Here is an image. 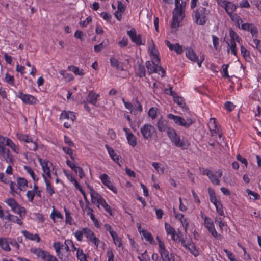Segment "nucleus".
<instances>
[{
	"instance_id": "nucleus-2",
	"label": "nucleus",
	"mask_w": 261,
	"mask_h": 261,
	"mask_svg": "<svg viewBox=\"0 0 261 261\" xmlns=\"http://www.w3.org/2000/svg\"><path fill=\"white\" fill-rule=\"evenodd\" d=\"M30 250L32 253L35 254L38 258H40L43 261H58L55 256L50 254L46 251L36 248H32Z\"/></svg>"
},
{
	"instance_id": "nucleus-33",
	"label": "nucleus",
	"mask_w": 261,
	"mask_h": 261,
	"mask_svg": "<svg viewBox=\"0 0 261 261\" xmlns=\"http://www.w3.org/2000/svg\"><path fill=\"white\" fill-rule=\"evenodd\" d=\"M161 255V258L163 261H170L175 260V257L174 255L172 253H171L170 255L169 254V252H164Z\"/></svg>"
},
{
	"instance_id": "nucleus-54",
	"label": "nucleus",
	"mask_w": 261,
	"mask_h": 261,
	"mask_svg": "<svg viewBox=\"0 0 261 261\" xmlns=\"http://www.w3.org/2000/svg\"><path fill=\"white\" fill-rule=\"evenodd\" d=\"M18 139L22 141H24L26 143L29 142V141L31 139L28 135L24 134H17Z\"/></svg>"
},
{
	"instance_id": "nucleus-42",
	"label": "nucleus",
	"mask_w": 261,
	"mask_h": 261,
	"mask_svg": "<svg viewBox=\"0 0 261 261\" xmlns=\"http://www.w3.org/2000/svg\"><path fill=\"white\" fill-rule=\"evenodd\" d=\"M111 237L113 240L114 243L116 246L118 247H121L122 246V239L119 237L117 233Z\"/></svg>"
},
{
	"instance_id": "nucleus-52",
	"label": "nucleus",
	"mask_w": 261,
	"mask_h": 261,
	"mask_svg": "<svg viewBox=\"0 0 261 261\" xmlns=\"http://www.w3.org/2000/svg\"><path fill=\"white\" fill-rule=\"evenodd\" d=\"M208 178L212 182L216 185H219L220 184V180L217 178V176H216L213 172H212L211 174V175L208 176Z\"/></svg>"
},
{
	"instance_id": "nucleus-12",
	"label": "nucleus",
	"mask_w": 261,
	"mask_h": 261,
	"mask_svg": "<svg viewBox=\"0 0 261 261\" xmlns=\"http://www.w3.org/2000/svg\"><path fill=\"white\" fill-rule=\"evenodd\" d=\"M84 231L85 236L89 239L96 247H98L100 241L95 236L94 233L88 228H84Z\"/></svg>"
},
{
	"instance_id": "nucleus-3",
	"label": "nucleus",
	"mask_w": 261,
	"mask_h": 261,
	"mask_svg": "<svg viewBox=\"0 0 261 261\" xmlns=\"http://www.w3.org/2000/svg\"><path fill=\"white\" fill-rule=\"evenodd\" d=\"M65 243L60 242H54L53 247L56 251L57 255L62 261H69V253L64 252Z\"/></svg>"
},
{
	"instance_id": "nucleus-34",
	"label": "nucleus",
	"mask_w": 261,
	"mask_h": 261,
	"mask_svg": "<svg viewBox=\"0 0 261 261\" xmlns=\"http://www.w3.org/2000/svg\"><path fill=\"white\" fill-rule=\"evenodd\" d=\"M135 73L136 74L140 77H144L146 75V70L144 66L139 64Z\"/></svg>"
},
{
	"instance_id": "nucleus-30",
	"label": "nucleus",
	"mask_w": 261,
	"mask_h": 261,
	"mask_svg": "<svg viewBox=\"0 0 261 261\" xmlns=\"http://www.w3.org/2000/svg\"><path fill=\"white\" fill-rule=\"evenodd\" d=\"M141 226H140L138 227V230L140 232V233H142V236L144 237L146 241H149L150 243H152L153 241V238L151 234L149 232H148L146 230H141Z\"/></svg>"
},
{
	"instance_id": "nucleus-28",
	"label": "nucleus",
	"mask_w": 261,
	"mask_h": 261,
	"mask_svg": "<svg viewBox=\"0 0 261 261\" xmlns=\"http://www.w3.org/2000/svg\"><path fill=\"white\" fill-rule=\"evenodd\" d=\"M17 181L19 189L21 191H25L28 186L27 180L24 178L18 177H17Z\"/></svg>"
},
{
	"instance_id": "nucleus-26",
	"label": "nucleus",
	"mask_w": 261,
	"mask_h": 261,
	"mask_svg": "<svg viewBox=\"0 0 261 261\" xmlns=\"http://www.w3.org/2000/svg\"><path fill=\"white\" fill-rule=\"evenodd\" d=\"M50 165H52L51 162L49 161L44 160V163H43V165H41V166L44 173L46 174V175L49 178H51V177L49 168Z\"/></svg>"
},
{
	"instance_id": "nucleus-50",
	"label": "nucleus",
	"mask_w": 261,
	"mask_h": 261,
	"mask_svg": "<svg viewBox=\"0 0 261 261\" xmlns=\"http://www.w3.org/2000/svg\"><path fill=\"white\" fill-rule=\"evenodd\" d=\"M228 15L230 16L231 19L232 21L237 22V23L239 25H240V24L241 23L243 22V21L242 20V19L239 16H238L236 14H233V13H232L231 14H228Z\"/></svg>"
},
{
	"instance_id": "nucleus-15",
	"label": "nucleus",
	"mask_w": 261,
	"mask_h": 261,
	"mask_svg": "<svg viewBox=\"0 0 261 261\" xmlns=\"http://www.w3.org/2000/svg\"><path fill=\"white\" fill-rule=\"evenodd\" d=\"M100 178L104 185L107 186L115 193H117V191L116 188L113 185V183L110 180L108 176L106 174L104 173L101 175Z\"/></svg>"
},
{
	"instance_id": "nucleus-48",
	"label": "nucleus",
	"mask_w": 261,
	"mask_h": 261,
	"mask_svg": "<svg viewBox=\"0 0 261 261\" xmlns=\"http://www.w3.org/2000/svg\"><path fill=\"white\" fill-rule=\"evenodd\" d=\"M251 27L249 28V30L247 31L250 32L252 37H257L258 36V29L257 27L253 23H251Z\"/></svg>"
},
{
	"instance_id": "nucleus-36",
	"label": "nucleus",
	"mask_w": 261,
	"mask_h": 261,
	"mask_svg": "<svg viewBox=\"0 0 261 261\" xmlns=\"http://www.w3.org/2000/svg\"><path fill=\"white\" fill-rule=\"evenodd\" d=\"M110 64L112 67H115L117 69H122V67L120 65V62L115 58L111 57L110 58Z\"/></svg>"
},
{
	"instance_id": "nucleus-29",
	"label": "nucleus",
	"mask_w": 261,
	"mask_h": 261,
	"mask_svg": "<svg viewBox=\"0 0 261 261\" xmlns=\"http://www.w3.org/2000/svg\"><path fill=\"white\" fill-rule=\"evenodd\" d=\"M227 44V52H229L231 50V54L237 56V50L236 47V43L235 41H230V42L226 41Z\"/></svg>"
},
{
	"instance_id": "nucleus-9",
	"label": "nucleus",
	"mask_w": 261,
	"mask_h": 261,
	"mask_svg": "<svg viewBox=\"0 0 261 261\" xmlns=\"http://www.w3.org/2000/svg\"><path fill=\"white\" fill-rule=\"evenodd\" d=\"M140 132L144 139L149 140L156 131L154 126L150 124H145L140 128Z\"/></svg>"
},
{
	"instance_id": "nucleus-45",
	"label": "nucleus",
	"mask_w": 261,
	"mask_h": 261,
	"mask_svg": "<svg viewBox=\"0 0 261 261\" xmlns=\"http://www.w3.org/2000/svg\"><path fill=\"white\" fill-rule=\"evenodd\" d=\"M24 168L25 170V171H27V172L31 175V177L32 178V179L34 180H35V181L38 180L39 178L38 177L36 178L35 174L34 171L32 170V169L30 167L28 166H24Z\"/></svg>"
},
{
	"instance_id": "nucleus-57",
	"label": "nucleus",
	"mask_w": 261,
	"mask_h": 261,
	"mask_svg": "<svg viewBox=\"0 0 261 261\" xmlns=\"http://www.w3.org/2000/svg\"><path fill=\"white\" fill-rule=\"evenodd\" d=\"M157 109L154 107H151L148 111V115L154 119L156 116Z\"/></svg>"
},
{
	"instance_id": "nucleus-1",
	"label": "nucleus",
	"mask_w": 261,
	"mask_h": 261,
	"mask_svg": "<svg viewBox=\"0 0 261 261\" xmlns=\"http://www.w3.org/2000/svg\"><path fill=\"white\" fill-rule=\"evenodd\" d=\"M194 12L196 23L198 25H204L207 21V16L210 13V11L204 7H200Z\"/></svg>"
},
{
	"instance_id": "nucleus-27",
	"label": "nucleus",
	"mask_w": 261,
	"mask_h": 261,
	"mask_svg": "<svg viewBox=\"0 0 261 261\" xmlns=\"http://www.w3.org/2000/svg\"><path fill=\"white\" fill-rule=\"evenodd\" d=\"M105 147L107 149V151L109 153V155L111 156L112 159L115 161L116 163L118 164L119 161V156H118L115 152L114 150L110 147L108 145L106 144Z\"/></svg>"
},
{
	"instance_id": "nucleus-11",
	"label": "nucleus",
	"mask_w": 261,
	"mask_h": 261,
	"mask_svg": "<svg viewBox=\"0 0 261 261\" xmlns=\"http://www.w3.org/2000/svg\"><path fill=\"white\" fill-rule=\"evenodd\" d=\"M202 217L204 219L205 226L209 232L213 237L218 239V237H220V234H218L216 230L212 220L211 219V218H208L206 216L204 217L203 215H202Z\"/></svg>"
},
{
	"instance_id": "nucleus-20",
	"label": "nucleus",
	"mask_w": 261,
	"mask_h": 261,
	"mask_svg": "<svg viewBox=\"0 0 261 261\" xmlns=\"http://www.w3.org/2000/svg\"><path fill=\"white\" fill-rule=\"evenodd\" d=\"M76 116L75 113L71 111H64L62 112L60 115V119H66L68 120H70L71 121V123H73L74 120L75 119Z\"/></svg>"
},
{
	"instance_id": "nucleus-63",
	"label": "nucleus",
	"mask_w": 261,
	"mask_h": 261,
	"mask_svg": "<svg viewBox=\"0 0 261 261\" xmlns=\"http://www.w3.org/2000/svg\"><path fill=\"white\" fill-rule=\"evenodd\" d=\"M235 107V106L230 101H227L225 103V108L229 111H232Z\"/></svg>"
},
{
	"instance_id": "nucleus-14",
	"label": "nucleus",
	"mask_w": 261,
	"mask_h": 261,
	"mask_svg": "<svg viewBox=\"0 0 261 261\" xmlns=\"http://www.w3.org/2000/svg\"><path fill=\"white\" fill-rule=\"evenodd\" d=\"M17 97L21 99L26 104L32 105L36 103V98L31 95L24 94L21 91L18 92Z\"/></svg>"
},
{
	"instance_id": "nucleus-55",
	"label": "nucleus",
	"mask_w": 261,
	"mask_h": 261,
	"mask_svg": "<svg viewBox=\"0 0 261 261\" xmlns=\"http://www.w3.org/2000/svg\"><path fill=\"white\" fill-rule=\"evenodd\" d=\"M100 205H101L105 210L106 212L109 213L110 215H112V212L110 206L107 204L105 199L102 200L101 202H100Z\"/></svg>"
},
{
	"instance_id": "nucleus-23",
	"label": "nucleus",
	"mask_w": 261,
	"mask_h": 261,
	"mask_svg": "<svg viewBox=\"0 0 261 261\" xmlns=\"http://www.w3.org/2000/svg\"><path fill=\"white\" fill-rule=\"evenodd\" d=\"M165 227L167 233L171 235L172 239L174 241L177 240L178 237L175 234V229L167 223H165Z\"/></svg>"
},
{
	"instance_id": "nucleus-22",
	"label": "nucleus",
	"mask_w": 261,
	"mask_h": 261,
	"mask_svg": "<svg viewBox=\"0 0 261 261\" xmlns=\"http://www.w3.org/2000/svg\"><path fill=\"white\" fill-rule=\"evenodd\" d=\"M9 238H0V247L6 251H10Z\"/></svg>"
},
{
	"instance_id": "nucleus-62",
	"label": "nucleus",
	"mask_w": 261,
	"mask_h": 261,
	"mask_svg": "<svg viewBox=\"0 0 261 261\" xmlns=\"http://www.w3.org/2000/svg\"><path fill=\"white\" fill-rule=\"evenodd\" d=\"M152 166L158 172H161L162 173L164 172V169L163 168H161L158 163L153 162L152 164Z\"/></svg>"
},
{
	"instance_id": "nucleus-5",
	"label": "nucleus",
	"mask_w": 261,
	"mask_h": 261,
	"mask_svg": "<svg viewBox=\"0 0 261 261\" xmlns=\"http://www.w3.org/2000/svg\"><path fill=\"white\" fill-rule=\"evenodd\" d=\"M179 3L180 0H175V8L173 11V18L171 23V27L172 28H178L180 22L182 21L181 10H178Z\"/></svg>"
},
{
	"instance_id": "nucleus-35",
	"label": "nucleus",
	"mask_w": 261,
	"mask_h": 261,
	"mask_svg": "<svg viewBox=\"0 0 261 261\" xmlns=\"http://www.w3.org/2000/svg\"><path fill=\"white\" fill-rule=\"evenodd\" d=\"M128 144L133 147H134L137 144V139L133 133L128 134L126 136Z\"/></svg>"
},
{
	"instance_id": "nucleus-25",
	"label": "nucleus",
	"mask_w": 261,
	"mask_h": 261,
	"mask_svg": "<svg viewBox=\"0 0 261 261\" xmlns=\"http://www.w3.org/2000/svg\"><path fill=\"white\" fill-rule=\"evenodd\" d=\"M21 233L24 235L26 239H29L31 240H36L37 242H39L40 241V238L37 234H33L30 233L27 230H22Z\"/></svg>"
},
{
	"instance_id": "nucleus-8",
	"label": "nucleus",
	"mask_w": 261,
	"mask_h": 261,
	"mask_svg": "<svg viewBox=\"0 0 261 261\" xmlns=\"http://www.w3.org/2000/svg\"><path fill=\"white\" fill-rule=\"evenodd\" d=\"M0 155L8 163L13 164L14 160L13 155L10 153V150L5 147L4 141L0 140Z\"/></svg>"
},
{
	"instance_id": "nucleus-40",
	"label": "nucleus",
	"mask_w": 261,
	"mask_h": 261,
	"mask_svg": "<svg viewBox=\"0 0 261 261\" xmlns=\"http://www.w3.org/2000/svg\"><path fill=\"white\" fill-rule=\"evenodd\" d=\"M135 100V102L133 103V110L135 111V114H137V112L141 113L143 111L142 106L141 103L138 101L137 98L133 99V101Z\"/></svg>"
},
{
	"instance_id": "nucleus-31",
	"label": "nucleus",
	"mask_w": 261,
	"mask_h": 261,
	"mask_svg": "<svg viewBox=\"0 0 261 261\" xmlns=\"http://www.w3.org/2000/svg\"><path fill=\"white\" fill-rule=\"evenodd\" d=\"M208 192L210 195V201L214 205L220 202V201L217 199L215 191L211 188H208Z\"/></svg>"
},
{
	"instance_id": "nucleus-43",
	"label": "nucleus",
	"mask_w": 261,
	"mask_h": 261,
	"mask_svg": "<svg viewBox=\"0 0 261 261\" xmlns=\"http://www.w3.org/2000/svg\"><path fill=\"white\" fill-rule=\"evenodd\" d=\"M123 102L125 106V107L130 111L131 114H133L135 115V111L133 110V103H131L129 101H125V99L124 98H122Z\"/></svg>"
},
{
	"instance_id": "nucleus-59",
	"label": "nucleus",
	"mask_w": 261,
	"mask_h": 261,
	"mask_svg": "<svg viewBox=\"0 0 261 261\" xmlns=\"http://www.w3.org/2000/svg\"><path fill=\"white\" fill-rule=\"evenodd\" d=\"M107 255L108 256V261H114V255L112 249H108Z\"/></svg>"
},
{
	"instance_id": "nucleus-16",
	"label": "nucleus",
	"mask_w": 261,
	"mask_h": 261,
	"mask_svg": "<svg viewBox=\"0 0 261 261\" xmlns=\"http://www.w3.org/2000/svg\"><path fill=\"white\" fill-rule=\"evenodd\" d=\"M165 42L169 49L171 51H174L177 54L180 55L182 53V46L178 43L172 44L169 41L165 40Z\"/></svg>"
},
{
	"instance_id": "nucleus-24",
	"label": "nucleus",
	"mask_w": 261,
	"mask_h": 261,
	"mask_svg": "<svg viewBox=\"0 0 261 261\" xmlns=\"http://www.w3.org/2000/svg\"><path fill=\"white\" fill-rule=\"evenodd\" d=\"M170 95L173 96L174 101L181 108H185V109H187L184 99L181 97L175 96V92L171 90V89H170Z\"/></svg>"
},
{
	"instance_id": "nucleus-39",
	"label": "nucleus",
	"mask_w": 261,
	"mask_h": 261,
	"mask_svg": "<svg viewBox=\"0 0 261 261\" xmlns=\"http://www.w3.org/2000/svg\"><path fill=\"white\" fill-rule=\"evenodd\" d=\"M145 64L148 70V72L149 74L155 72L156 64L151 63L149 61H146Z\"/></svg>"
},
{
	"instance_id": "nucleus-7",
	"label": "nucleus",
	"mask_w": 261,
	"mask_h": 261,
	"mask_svg": "<svg viewBox=\"0 0 261 261\" xmlns=\"http://www.w3.org/2000/svg\"><path fill=\"white\" fill-rule=\"evenodd\" d=\"M168 118L169 119L173 120L175 123L177 125L184 126L188 128L193 123V121L191 119H188L186 121L185 119L179 116H175L172 114L168 115Z\"/></svg>"
},
{
	"instance_id": "nucleus-51",
	"label": "nucleus",
	"mask_w": 261,
	"mask_h": 261,
	"mask_svg": "<svg viewBox=\"0 0 261 261\" xmlns=\"http://www.w3.org/2000/svg\"><path fill=\"white\" fill-rule=\"evenodd\" d=\"M10 194L14 196L15 194L17 193V186L15 182L11 181L10 183Z\"/></svg>"
},
{
	"instance_id": "nucleus-64",
	"label": "nucleus",
	"mask_w": 261,
	"mask_h": 261,
	"mask_svg": "<svg viewBox=\"0 0 261 261\" xmlns=\"http://www.w3.org/2000/svg\"><path fill=\"white\" fill-rule=\"evenodd\" d=\"M125 7L124 4L121 2H118L117 11L120 13H123L125 11Z\"/></svg>"
},
{
	"instance_id": "nucleus-17",
	"label": "nucleus",
	"mask_w": 261,
	"mask_h": 261,
	"mask_svg": "<svg viewBox=\"0 0 261 261\" xmlns=\"http://www.w3.org/2000/svg\"><path fill=\"white\" fill-rule=\"evenodd\" d=\"M0 140L4 141V144L5 143V145L10 147L15 152L19 153V148L10 138L1 137Z\"/></svg>"
},
{
	"instance_id": "nucleus-37",
	"label": "nucleus",
	"mask_w": 261,
	"mask_h": 261,
	"mask_svg": "<svg viewBox=\"0 0 261 261\" xmlns=\"http://www.w3.org/2000/svg\"><path fill=\"white\" fill-rule=\"evenodd\" d=\"M237 8V6L234 4L228 2L225 9L228 14H231L236 10Z\"/></svg>"
},
{
	"instance_id": "nucleus-10",
	"label": "nucleus",
	"mask_w": 261,
	"mask_h": 261,
	"mask_svg": "<svg viewBox=\"0 0 261 261\" xmlns=\"http://www.w3.org/2000/svg\"><path fill=\"white\" fill-rule=\"evenodd\" d=\"M186 56L190 60L197 62L199 67H201V63L204 61V55H202L199 59L196 54L191 47L186 48Z\"/></svg>"
},
{
	"instance_id": "nucleus-44",
	"label": "nucleus",
	"mask_w": 261,
	"mask_h": 261,
	"mask_svg": "<svg viewBox=\"0 0 261 261\" xmlns=\"http://www.w3.org/2000/svg\"><path fill=\"white\" fill-rule=\"evenodd\" d=\"M76 257L80 261H87L86 255L84 254L83 250L80 248L77 249Z\"/></svg>"
},
{
	"instance_id": "nucleus-18",
	"label": "nucleus",
	"mask_w": 261,
	"mask_h": 261,
	"mask_svg": "<svg viewBox=\"0 0 261 261\" xmlns=\"http://www.w3.org/2000/svg\"><path fill=\"white\" fill-rule=\"evenodd\" d=\"M90 196L92 203L95 204L98 208H99L100 203L104 199L96 191H92Z\"/></svg>"
},
{
	"instance_id": "nucleus-41",
	"label": "nucleus",
	"mask_w": 261,
	"mask_h": 261,
	"mask_svg": "<svg viewBox=\"0 0 261 261\" xmlns=\"http://www.w3.org/2000/svg\"><path fill=\"white\" fill-rule=\"evenodd\" d=\"M187 249L195 256L199 255V252L193 243H189Z\"/></svg>"
},
{
	"instance_id": "nucleus-13",
	"label": "nucleus",
	"mask_w": 261,
	"mask_h": 261,
	"mask_svg": "<svg viewBox=\"0 0 261 261\" xmlns=\"http://www.w3.org/2000/svg\"><path fill=\"white\" fill-rule=\"evenodd\" d=\"M127 35L130 38L132 41L135 43L137 45L140 46L142 44L141 40V36L140 34H137L136 31L134 28L127 32Z\"/></svg>"
},
{
	"instance_id": "nucleus-46",
	"label": "nucleus",
	"mask_w": 261,
	"mask_h": 261,
	"mask_svg": "<svg viewBox=\"0 0 261 261\" xmlns=\"http://www.w3.org/2000/svg\"><path fill=\"white\" fill-rule=\"evenodd\" d=\"M28 144L27 145V147L30 150L36 151L38 149V146L36 142H34L31 139L29 142L27 143Z\"/></svg>"
},
{
	"instance_id": "nucleus-6",
	"label": "nucleus",
	"mask_w": 261,
	"mask_h": 261,
	"mask_svg": "<svg viewBox=\"0 0 261 261\" xmlns=\"http://www.w3.org/2000/svg\"><path fill=\"white\" fill-rule=\"evenodd\" d=\"M166 132L168 137L176 146L184 149L186 148L184 141L180 139V137L177 135L174 129L172 127L169 128Z\"/></svg>"
},
{
	"instance_id": "nucleus-19",
	"label": "nucleus",
	"mask_w": 261,
	"mask_h": 261,
	"mask_svg": "<svg viewBox=\"0 0 261 261\" xmlns=\"http://www.w3.org/2000/svg\"><path fill=\"white\" fill-rule=\"evenodd\" d=\"M156 126L158 129L161 132H167V129L170 128L168 126L167 121L162 117L157 121Z\"/></svg>"
},
{
	"instance_id": "nucleus-58",
	"label": "nucleus",
	"mask_w": 261,
	"mask_h": 261,
	"mask_svg": "<svg viewBox=\"0 0 261 261\" xmlns=\"http://www.w3.org/2000/svg\"><path fill=\"white\" fill-rule=\"evenodd\" d=\"M84 228L82 230H77L74 233L75 237L79 241H81L83 239V234H84Z\"/></svg>"
},
{
	"instance_id": "nucleus-38",
	"label": "nucleus",
	"mask_w": 261,
	"mask_h": 261,
	"mask_svg": "<svg viewBox=\"0 0 261 261\" xmlns=\"http://www.w3.org/2000/svg\"><path fill=\"white\" fill-rule=\"evenodd\" d=\"M68 68L69 70L72 71L76 75H83L85 74L83 69H80L79 67L75 66H68Z\"/></svg>"
},
{
	"instance_id": "nucleus-21",
	"label": "nucleus",
	"mask_w": 261,
	"mask_h": 261,
	"mask_svg": "<svg viewBox=\"0 0 261 261\" xmlns=\"http://www.w3.org/2000/svg\"><path fill=\"white\" fill-rule=\"evenodd\" d=\"M99 97V94H96L93 91L91 90L89 91L88 93L87 100L89 103L95 106Z\"/></svg>"
},
{
	"instance_id": "nucleus-60",
	"label": "nucleus",
	"mask_w": 261,
	"mask_h": 261,
	"mask_svg": "<svg viewBox=\"0 0 261 261\" xmlns=\"http://www.w3.org/2000/svg\"><path fill=\"white\" fill-rule=\"evenodd\" d=\"M241 53L243 55V56L245 57H250V53L248 50H247L243 45H241Z\"/></svg>"
},
{
	"instance_id": "nucleus-61",
	"label": "nucleus",
	"mask_w": 261,
	"mask_h": 261,
	"mask_svg": "<svg viewBox=\"0 0 261 261\" xmlns=\"http://www.w3.org/2000/svg\"><path fill=\"white\" fill-rule=\"evenodd\" d=\"M35 196V192L33 190L28 191L27 193V197L29 201L32 202Z\"/></svg>"
},
{
	"instance_id": "nucleus-4",
	"label": "nucleus",
	"mask_w": 261,
	"mask_h": 261,
	"mask_svg": "<svg viewBox=\"0 0 261 261\" xmlns=\"http://www.w3.org/2000/svg\"><path fill=\"white\" fill-rule=\"evenodd\" d=\"M5 202L11 207L12 210L21 218H23L26 214V210L24 207L20 206L13 198H8L5 200Z\"/></svg>"
},
{
	"instance_id": "nucleus-32",
	"label": "nucleus",
	"mask_w": 261,
	"mask_h": 261,
	"mask_svg": "<svg viewBox=\"0 0 261 261\" xmlns=\"http://www.w3.org/2000/svg\"><path fill=\"white\" fill-rule=\"evenodd\" d=\"M42 176L46 186V190L47 192L49 193L50 195L52 196V195L55 193L54 189L51 186L50 181L47 179L44 174H42Z\"/></svg>"
},
{
	"instance_id": "nucleus-56",
	"label": "nucleus",
	"mask_w": 261,
	"mask_h": 261,
	"mask_svg": "<svg viewBox=\"0 0 261 261\" xmlns=\"http://www.w3.org/2000/svg\"><path fill=\"white\" fill-rule=\"evenodd\" d=\"M215 206L216 208L217 213H218L221 216H224V213L223 210V206L221 202H218V203L216 204Z\"/></svg>"
},
{
	"instance_id": "nucleus-53",
	"label": "nucleus",
	"mask_w": 261,
	"mask_h": 261,
	"mask_svg": "<svg viewBox=\"0 0 261 261\" xmlns=\"http://www.w3.org/2000/svg\"><path fill=\"white\" fill-rule=\"evenodd\" d=\"M74 171L76 173L79 174V176L80 177V178H82L85 176V174L84 172V171L82 168H81L79 166H76L74 169H73Z\"/></svg>"
},
{
	"instance_id": "nucleus-47",
	"label": "nucleus",
	"mask_w": 261,
	"mask_h": 261,
	"mask_svg": "<svg viewBox=\"0 0 261 261\" xmlns=\"http://www.w3.org/2000/svg\"><path fill=\"white\" fill-rule=\"evenodd\" d=\"M107 46V43L106 42H104V41H102L101 43H100L99 44L95 45L94 46V51L96 53L100 52L101 50H102L103 49L106 48V47Z\"/></svg>"
},
{
	"instance_id": "nucleus-49",
	"label": "nucleus",
	"mask_w": 261,
	"mask_h": 261,
	"mask_svg": "<svg viewBox=\"0 0 261 261\" xmlns=\"http://www.w3.org/2000/svg\"><path fill=\"white\" fill-rule=\"evenodd\" d=\"M82 201H80L81 206L84 212H85L87 215H89L91 213H92L93 212V209L91 207V204L89 202V204H86L85 206H83L81 204Z\"/></svg>"
}]
</instances>
